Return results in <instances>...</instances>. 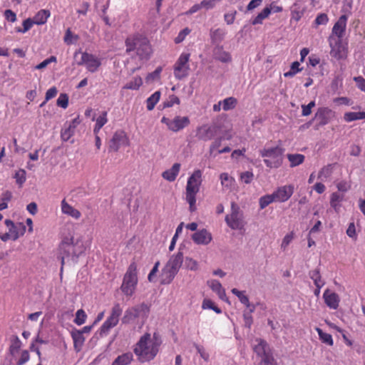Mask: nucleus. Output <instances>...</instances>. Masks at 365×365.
Instances as JSON below:
<instances>
[{"label":"nucleus","instance_id":"obj_1","mask_svg":"<svg viewBox=\"0 0 365 365\" xmlns=\"http://www.w3.org/2000/svg\"><path fill=\"white\" fill-rule=\"evenodd\" d=\"M86 250V247L83 244L81 237L75 238L73 236L65 237L58 248V257L61 261V272L63 271V267L66 262L71 261L76 262L78 258Z\"/></svg>","mask_w":365,"mask_h":365},{"label":"nucleus","instance_id":"obj_2","mask_svg":"<svg viewBox=\"0 0 365 365\" xmlns=\"http://www.w3.org/2000/svg\"><path fill=\"white\" fill-rule=\"evenodd\" d=\"M160 343L148 333L140 337L134 349V353L141 362L149 361L155 358L159 350Z\"/></svg>","mask_w":365,"mask_h":365},{"label":"nucleus","instance_id":"obj_3","mask_svg":"<svg viewBox=\"0 0 365 365\" xmlns=\"http://www.w3.org/2000/svg\"><path fill=\"white\" fill-rule=\"evenodd\" d=\"M126 52L135 51L140 59H148L152 48L148 38L140 34L130 36L125 40Z\"/></svg>","mask_w":365,"mask_h":365},{"label":"nucleus","instance_id":"obj_4","mask_svg":"<svg viewBox=\"0 0 365 365\" xmlns=\"http://www.w3.org/2000/svg\"><path fill=\"white\" fill-rule=\"evenodd\" d=\"M202 173L197 169L194 170L188 178L185 187V200L189 205V210L191 212L196 211V195L200 191L202 184Z\"/></svg>","mask_w":365,"mask_h":365},{"label":"nucleus","instance_id":"obj_5","mask_svg":"<svg viewBox=\"0 0 365 365\" xmlns=\"http://www.w3.org/2000/svg\"><path fill=\"white\" fill-rule=\"evenodd\" d=\"M149 311V307L145 303L130 307L125 310L122 323L130 324L136 322L140 327H142L148 317Z\"/></svg>","mask_w":365,"mask_h":365},{"label":"nucleus","instance_id":"obj_6","mask_svg":"<svg viewBox=\"0 0 365 365\" xmlns=\"http://www.w3.org/2000/svg\"><path fill=\"white\" fill-rule=\"evenodd\" d=\"M183 259V254L178 252L173 255L162 270L161 283L163 284H170L179 271Z\"/></svg>","mask_w":365,"mask_h":365},{"label":"nucleus","instance_id":"obj_7","mask_svg":"<svg viewBox=\"0 0 365 365\" xmlns=\"http://www.w3.org/2000/svg\"><path fill=\"white\" fill-rule=\"evenodd\" d=\"M284 150L279 147L264 148L259 150L260 155L264 158L265 165L269 168H278L283 162Z\"/></svg>","mask_w":365,"mask_h":365},{"label":"nucleus","instance_id":"obj_8","mask_svg":"<svg viewBox=\"0 0 365 365\" xmlns=\"http://www.w3.org/2000/svg\"><path fill=\"white\" fill-rule=\"evenodd\" d=\"M225 221L232 230H241L244 229L246 224L244 214L236 202H231L230 212L225 216Z\"/></svg>","mask_w":365,"mask_h":365},{"label":"nucleus","instance_id":"obj_9","mask_svg":"<svg viewBox=\"0 0 365 365\" xmlns=\"http://www.w3.org/2000/svg\"><path fill=\"white\" fill-rule=\"evenodd\" d=\"M137 284V265L133 262L129 265L124 275L120 287L121 291L125 295L130 297L134 294Z\"/></svg>","mask_w":365,"mask_h":365},{"label":"nucleus","instance_id":"obj_10","mask_svg":"<svg viewBox=\"0 0 365 365\" xmlns=\"http://www.w3.org/2000/svg\"><path fill=\"white\" fill-rule=\"evenodd\" d=\"M122 312L123 309L120 304L116 303L113 306L109 317L101 327V335L108 334L110 329L115 327L118 324L120 317L122 314Z\"/></svg>","mask_w":365,"mask_h":365},{"label":"nucleus","instance_id":"obj_11","mask_svg":"<svg viewBox=\"0 0 365 365\" xmlns=\"http://www.w3.org/2000/svg\"><path fill=\"white\" fill-rule=\"evenodd\" d=\"M78 53H81V56L80 60L77 61V64L78 66H84L88 71L95 73L101 66V60L98 56L87 52L81 53L78 51L76 52V57Z\"/></svg>","mask_w":365,"mask_h":365},{"label":"nucleus","instance_id":"obj_12","mask_svg":"<svg viewBox=\"0 0 365 365\" xmlns=\"http://www.w3.org/2000/svg\"><path fill=\"white\" fill-rule=\"evenodd\" d=\"M190 53H182L173 66V73L175 78L181 80L187 77L189 74Z\"/></svg>","mask_w":365,"mask_h":365},{"label":"nucleus","instance_id":"obj_13","mask_svg":"<svg viewBox=\"0 0 365 365\" xmlns=\"http://www.w3.org/2000/svg\"><path fill=\"white\" fill-rule=\"evenodd\" d=\"M330 48V56L336 60L346 59L348 54V46L343 39H327Z\"/></svg>","mask_w":365,"mask_h":365},{"label":"nucleus","instance_id":"obj_14","mask_svg":"<svg viewBox=\"0 0 365 365\" xmlns=\"http://www.w3.org/2000/svg\"><path fill=\"white\" fill-rule=\"evenodd\" d=\"M161 123L166 125L168 129L172 132L177 133L187 127L190 123L187 116L176 115L173 118L163 116Z\"/></svg>","mask_w":365,"mask_h":365},{"label":"nucleus","instance_id":"obj_15","mask_svg":"<svg viewBox=\"0 0 365 365\" xmlns=\"http://www.w3.org/2000/svg\"><path fill=\"white\" fill-rule=\"evenodd\" d=\"M348 16L346 14L341 15L334 24L331 32L328 39H343L345 34Z\"/></svg>","mask_w":365,"mask_h":365},{"label":"nucleus","instance_id":"obj_16","mask_svg":"<svg viewBox=\"0 0 365 365\" xmlns=\"http://www.w3.org/2000/svg\"><path fill=\"white\" fill-rule=\"evenodd\" d=\"M294 187L293 185H286L279 187L273 193L276 202H284L293 195Z\"/></svg>","mask_w":365,"mask_h":365},{"label":"nucleus","instance_id":"obj_17","mask_svg":"<svg viewBox=\"0 0 365 365\" xmlns=\"http://www.w3.org/2000/svg\"><path fill=\"white\" fill-rule=\"evenodd\" d=\"M129 145V139L123 130L116 131L110 140V148L113 151H118L121 146Z\"/></svg>","mask_w":365,"mask_h":365},{"label":"nucleus","instance_id":"obj_18","mask_svg":"<svg viewBox=\"0 0 365 365\" xmlns=\"http://www.w3.org/2000/svg\"><path fill=\"white\" fill-rule=\"evenodd\" d=\"M5 225L9 229V233L11 237V240L15 241L19 237L24 235L26 232V226L22 222L14 223L11 220H6Z\"/></svg>","mask_w":365,"mask_h":365},{"label":"nucleus","instance_id":"obj_19","mask_svg":"<svg viewBox=\"0 0 365 365\" xmlns=\"http://www.w3.org/2000/svg\"><path fill=\"white\" fill-rule=\"evenodd\" d=\"M191 239L197 245H207L212 240V235L207 230L202 229L193 233Z\"/></svg>","mask_w":365,"mask_h":365},{"label":"nucleus","instance_id":"obj_20","mask_svg":"<svg viewBox=\"0 0 365 365\" xmlns=\"http://www.w3.org/2000/svg\"><path fill=\"white\" fill-rule=\"evenodd\" d=\"M215 135V129L213 126L204 124L198 126L196 129V137L203 141L210 140Z\"/></svg>","mask_w":365,"mask_h":365},{"label":"nucleus","instance_id":"obj_21","mask_svg":"<svg viewBox=\"0 0 365 365\" xmlns=\"http://www.w3.org/2000/svg\"><path fill=\"white\" fill-rule=\"evenodd\" d=\"M78 118H75L71 121L66 122L61 132V138L63 141H68L74 134L78 125L80 124Z\"/></svg>","mask_w":365,"mask_h":365},{"label":"nucleus","instance_id":"obj_22","mask_svg":"<svg viewBox=\"0 0 365 365\" xmlns=\"http://www.w3.org/2000/svg\"><path fill=\"white\" fill-rule=\"evenodd\" d=\"M323 299L326 305L331 309H338L340 302V297L338 294L329 289H326L323 294Z\"/></svg>","mask_w":365,"mask_h":365},{"label":"nucleus","instance_id":"obj_23","mask_svg":"<svg viewBox=\"0 0 365 365\" xmlns=\"http://www.w3.org/2000/svg\"><path fill=\"white\" fill-rule=\"evenodd\" d=\"M61 209L63 214L68 215L75 220H78L81 217L80 211L68 204L66 200L61 202Z\"/></svg>","mask_w":365,"mask_h":365},{"label":"nucleus","instance_id":"obj_24","mask_svg":"<svg viewBox=\"0 0 365 365\" xmlns=\"http://www.w3.org/2000/svg\"><path fill=\"white\" fill-rule=\"evenodd\" d=\"M207 284L214 292H215L217 294L220 299L225 302H228L225 290L222 287L221 283L219 281L216 279H210L207 282Z\"/></svg>","mask_w":365,"mask_h":365},{"label":"nucleus","instance_id":"obj_25","mask_svg":"<svg viewBox=\"0 0 365 365\" xmlns=\"http://www.w3.org/2000/svg\"><path fill=\"white\" fill-rule=\"evenodd\" d=\"M180 167L181 165L180 163H174L170 169L162 173V177L169 182H173L179 174Z\"/></svg>","mask_w":365,"mask_h":365},{"label":"nucleus","instance_id":"obj_26","mask_svg":"<svg viewBox=\"0 0 365 365\" xmlns=\"http://www.w3.org/2000/svg\"><path fill=\"white\" fill-rule=\"evenodd\" d=\"M214 58L221 62L227 63L231 61V56L230 53L223 50L222 46H216L213 52Z\"/></svg>","mask_w":365,"mask_h":365},{"label":"nucleus","instance_id":"obj_27","mask_svg":"<svg viewBox=\"0 0 365 365\" xmlns=\"http://www.w3.org/2000/svg\"><path fill=\"white\" fill-rule=\"evenodd\" d=\"M220 179L221 185L225 190L231 191L234 188L235 180L228 173H223L220 174Z\"/></svg>","mask_w":365,"mask_h":365},{"label":"nucleus","instance_id":"obj_28","mask_svg":"<svg viewBox=\"0 0 365 365\" xmlns=\"http://www.w3.org/2000/svg\"><path fill=\"white\" fill-rule=\"evenodd\" d=\"M304 11L305 9L301 6L299 1H297L291 7L292 19L296 21H299L303 16Z\"/></svg>","mask_w":365,"mask_h":365},{"label":"nucleus","instance_id":"obj_29","mask_svg":"<svg viewBox=\"0 0 365 365\" xmlns=\"http://www.w3.org/2000/svg\"><path fill=\"white\" fill-rule=\"evenodd\" d=\"M71 337L73 341L75 349L79 351L83 346L85 338L78 329H74L71 332Z\"/></svg>","mask_w":365,"mask_h":365},{"label":"nucleus","instance_id":"obj_30","mask_svg":"<svg viewBox=\"0 0 365 365\" xmlns=\"http://www.w3.org/2000/svg\"><path fill=\"white\" fill-rule=\"evenodd\" d=\"M334 169V164H328L323 168H321V170L319 171L318 173V179L321 180L322 181H326L332 175Z\"/></svg>","mask_w":365,"mask_h":365},{"label":"nucleus","instance_id":"obj_31","mask_svg":"<svg viewBox=\"0 0 365 365\" xmlns=\"http://www.w3.org/2000/svg\"><path fill=\"white\" fill-rule=\"evenodd\" d=\"M50 16L51 13L48 10L41 9L34 16L33 21L37 25L44 24Z\"/></svg>","mask_w":365,"mask_h":365},{"label":"nucleus","instance_id":"obj_32","mask_svg":"<svg viewBox=\"0 0 365 365\" xmlns=\"http://www.w3.org/2000/svg\"><path fill=\"white\" fill-rule=\"evenodd\" d=\"M133 359V354L131 352L124 353L118 356L112 363V365H128Z\"/></svg>","mask_w":365,"mask_h":365},{"label":"nucleus","instance_id":"obj_33","mask_svg":"<svg viewBox=\"0 0 365 365\" xmlns=\"http://www.w3.org/2000/svg\"><path fill=\"white\" fill-rule=\"evenodd\" d=\"M255 342L256 344H254V351L255 352L259 355V356H267L266 354V347L267 346L265 341L261 339H257Z\"/></svg>","mask_w":365,"mask_h":365},{"label":"nucleus","instance_id":"obj_34","mask_svg":"<svg viewBox=\"0 0 365 365\" xmlns=\"http://www.w3.org/2000/svg\"><path fill=\"white\" fill-rule=\"evenodd\" d=\"M225 34V31L220 28L211 29L210 32V38L212 42L214 43H219L222 41Z\"/></svg>","mask_w":365,"mask_h":365},{"label":"nucleus","instance_id":"obj_35","mask_svg":"<svg viewBox=\"0 0 365 365\" xmlns=\"http://www.w3.org/2000/svg\"><path fill=\"white\" fill-rule=\"evenodd\" d=\"M232 293L235 294L239 299L240 302L244 304L246 307H250L251 304L250 302L249 298L246 294L245 291H240L236 288H233L231 290Z\"/></svg>","mask_w":365,"mask_h":365},{"label":"nucleus","instance_id":"obj_36","mask_svg":"<svg viewBox=\"0 0 365 365\" xmlns=\"http://www.w3.org/2000/svg\"><path fill=\"white\" fill-rule=\"evenodd\" d=\"M22 346L21 341L17 336H13L11 338V344L9 346V353L14 356L19 352Z\"/></svg>","mask_w":365,"mask_h":365},{"label":"nucleus","instance_id":"obj_37","mask_svg":"<svg viewBox=\"0 0 365 365\" xmlns=\"http://www.w3.org/2000/svg\"><path fill=\"white\" fill-rule=\"evenodd\" d=\"M317 115H319L323 120V123H328L329 118L334 116V112L329 108H321L319 109Z\"/></svg>","mask_w":365,"mask_h":365},{"label":"nucleus","instance_id":"obj_38","mask_svg":"<svg viewBox=\"0 0 365 365\" xmlns=\"http://www.w3.org/2000/svg\"><path fill=\"white\" fill-rule=\"evenodd\" d=\"M309 277L313 280L315 287H323L325 284L322 279L319 270L316 269L309 272Z\"/></svg>","mask_w":365,"mask_h":365},{"label":"nucleus","instance_id":"obj_39","mask_svg":"<svg viewBox=\"0 0 365 365\" xmlns=\"http://www.w3.org/2000/svg\"><path fill=\"white\" fill-rule=\"evenodd\" d=\"M142 78L140 76H135L130 81L127 83L123 87V89L138 90L139 88L142 86Z\"/></svg>","mask_w":365,"mask_h":365},{"label":"nucleus","instance_id":"obj_40","mask_svg":"<svg viewBox=\"0 0 365 365\" xmlns=\"http://www.w3.org/2000/svg\"><path fill=\"white\" fill-rule=\"evenodd\" d=\"M287 158L290 162L292 168L301 165L304 160V155L302 154H288Z\"/></svg>","mask_w":365,"mask_h":365},{"label":"nucleus","instance_id":"obj_41","mask_svg":"<svg viewBox=\"0 0 365 365\" xmlns=\"http://www.w3.org/2000/svg\"><path fill=\"white\" fill-rule=\"evenodd\" d=\"M271 14V9L265 7L258 15L252 20L253 25L261 24L264 19L267 18Z\"/></svg>","mask_w":365,"mask_h":365},{"label":"nucleus","instance_id":"obj_42","mask_svg":"<svg viewBox=\"0 0 365 365\" xmlns=\"http://www.w3.org/2000/svg\"><path fill=\"white\" fill-rule=\"evenodd\" d=\"M344 118L346 122L365 118V112H348L344 114Z\"/></svg>","mask_w":365,"mask_h":365},{"label":"nucleus","instance_id":"obj_43","mask_svg":"<svg viewBox=\"0 0 365 365\" xmlns=\"http://www.w3.org/2000/svg\"><path fill=\"white\" fill-rule=\"evenodd\" d=\"M316 331L318 333L319 339L324 344L332 346L334 341L331 334L324 332L320 328L317 327Z\"/></svg>","mask_w":365,"mask_h":365},{"label":"nucleus","instance_id":"obj_44","mask_svg":"<svg viewBox=\"0 0 365 365\" xmlns=\"http://www.w3.org/2000/svg\"><path fill=\"white\" fill-rule=\"evenodd\" d=\"M343 86V76L341 75H336L333 78L331 84L330 89L332 92L336 93L340 90Z\"/></svg>","mask_w":365,"mask_h":365},{"label":"nucleus","instance_id":"obj_45","mask_svg":"<svg viewBox=\"0 0 365 365\" xmlns=\"http://www.w3.org/2000/svg\"><path fill=\"white\" fill-rule=\"evenodd\" d=\"M108 122L107 113L103 112L100 116L96 118V125L93 129L95 134H98L102 127Z\"/></svg>","mask_w":365,"mask_h":365},{"label":"nucleus","instance_id":"obj_46","mask_svg":"<svg viewBox=\"0 0 365 365\" xmlns=\"http://www.w3.org/2000/svg\"><path fill=\"white\" fill-rule=\"evenodd\" d=\"M160 97V92L155 91L153 94H152L146 101L147 109L148 110H152L157 103L159 101Z\"/></svg>","mask_w":365,"mask_h":365},{"label":"nucleus","instance_id":"obj_47","mask_svg":"<svg viewBox=\"0 0 365 365\" xmlns=\"http://www.w3.org/2000/svg\"><path fill=\"white\" fill-rule=\"evenodd\" d=\"M343 200V195L338 192H333L330 197V205L336 211H338L340 207V202Z\"/></svg>","mask_w":365,"mask_h":365},{"label":"nucleus","instance_id":"obj_48","mask_svg":"<svg viewBox=\"0 0 365 365\" xmlns=\"http://www.w3.org/2000/svg\"><path fill=\"white\" fill-rule=\"evenodd\" d=\"M222 109L225 111H227L235 108L237 101L234 97H229L222 101Z\"/></svg>","mask_w":365,"mask_h":365},{"label":"nucleus","instance_id":"obj_49","mask_svg":"<svg viewBox=\"0 0 365 365\" xmlns=\"http://www.w3.org/2000/svg\"><path fill=\"white\" fill-rule=\"evenodd\" d=\"M202 309H212L217 314H221L222 310L219 307H217L215 303L209 299H205L202 303Z\"/></svg>","mask_w":365,"mask_h":365},{"label":"nucleus","instance_id":"obj_50","mask_svg":"<svg viewBox=\"0 0 365 365\" xmlns=\"http://www.w3.org/2000/svg\"><path fill=\"white\" fill-rule=\"evenodd\" d=\"M273 202H276V201H275L272 194L265 195L264 196H262L259 199V207L261 210H263Z\"/></svg>","mask_w":365,"mask_h":365},{"label":"nucleus","instance_id":"obj_51","mask_svg":"<svg viewBox=\"0 0 365 365\" xmlns=\"http://www.w3.org/2000/svg\"><path fill=\"white\" fill-rule=\"evenodd\" d=\"M299 63L298 61H294L292 63L290 70L284 73V76L286 78H292L295 76L297 73L301 71L302 68H299Z\"/></svg>","mask_w":365,"mask_h":365},{"label":"nucleus","instance_id":"obj_52","mask_svg":"<svg viewBox=\"0 0 365 365\" xmlns=\"http://www.w3.org/2000/svg\"><path fill=\"white\" fill-rule=\"evenodd\" d=\"M294 238V233L293 231L287 233L282 239V243H281V249L283 251H285L289 244L292 242V240Z\"/></svg>","mask_w":365,"mask_h":365},{"label":"nucleus","instance_id":"obj_53","mask_svg":"<svg viewBox=\"0 0 365 365\" xmlns=\"http://www.w3.org/2000/svg\"><path fill=\"white\" fill-rule=\"evenodd\" d=\"M26 171L24 169H19L16 172L14 178L19 186H21L25 182L26 180Z\"/></svg>","mask_w":365,"mask_h":365},{"label":"nucleus","instance_id":"obj_54","mask_svg":"<svg viewBox=\"0 0 365 365\" xmlns=\"http://www.w3.org/2000/svg\"><path fill=\"white\" fill-rule=\"evenodd\" d=\"M23 28H17L16 29V31L18 33H22V34H24L26 32H27L29 30H30L31 29V27L35 24V23L34 22L33 19L29 18V19H26V20H24L23 21Z\"/></svg>","mask_w":365,"mask_h":365},{"label":"nucleus","instance_id":"obj_55","mask_svg":"<svg viewBox=\"0 0 365 365\" xmlns=\"http://www.w3.org/2000/svg\"><path fill=\"white\" fill-rule=\"evenodd\" d=\"M87 315L83 309H78L76 313L74 322L78 325H82L85 323Z\"/></svg>","mask_w":365,"mask_h":365},{"label":"nucleus","instance_id":"obj_56","mask_svg":"<svg viewBox=\"0 0 365 365\" xmlns=\"http://www.w3.org/2000/svg\"><path fill=\"white\" fill-rule=\"evenodd\" d=\"M162 71L160 67L157 68L153 72L149 73L146 78V82L150 83L160 78V75Z\"/></svg>","mask_w":365,"mask_h":365},{"label":"nucleus","instance_id":"obj_57","mask_svg":"<svg viewBox=\"0 0 365 365\" xmlns=\"http://www.w3.org/2000/svg\"><path fill=\"white\" fill-rule=\"evenodd\" d=\"M56 104L58 106L66 109L68 106V96L66 93H61L58 96Z\"/></svg>","mask_w":365,"mask_h":365},{"label":"nucleus","instance_id":"obj_58","mask_svg":"<svg viewBox=\"0 0 365 365\" xmlns=\"http://www.w3.org/2000/svg\"><path fill=\"white\" fill-rule=\"evenodd\" d=\"M57 61V58L54 56H51V57L45 59L39 64L36 65L35 66V68L37 70H41L44 68H46L48 65H49L51 63H56Z\"/></svg>","mask_w":365,"mask_h":365},{"label":"nucleus","instance_id":"obj_59","mask_svg":"<svg viewBox=\"0 0 365 365\" xmlns=\"http://www.w3.org/2000/svg\"><path fill=\"white\" fill-rule=\"evenodd\" d=\"M254 178V174L251 171H246L242 173L240 175V180L245 184H250Z\"/></svg>","mask_w":365,"mask_h":365},{"label":"nucleus","instance_id":"obj_60","mask_svg":"<svg viewBox=\"0 0 365 365\" xmlns=\"http://www.w3.org/2000/svg\"><path fill=\"white\" fill-rule=\"evenodd\" d=\"M185 266L187 269L192 271H196L199 268L198 262L195 259L189 257L185 259Z\"/></svg>","mask_w":365,"mask_h":365},{"label":"nucleus","instance_id":"obj_61","mask_svg":"<svg viewBox=\"0 0 365 365\" xmlns=\"http://www.w3.org/2000/svg\"><path fill=\"white\" fill-rule=\"evenodd\" d=\"M328 16L324 13H322L317 15V18L314 20V23L317 26L326 25L328 23Z\"/></svg>","mask_w":365,"mask_h":365},{"label":"nucleus","instance_id":"obj_62","mask_svg":"<svg viewBox=\"0 0 365 365\" xmlns=\"http://www.w3.org/2000/svg\"><path fill=\"white\" fill-rule=\"evenodd\" d=\"M222 142V138H217L212 143V144L210 146V155H213L214 157L216 156V154L215 152L220 147Z\"/></svg>","mask_w":365,"mask_h":365},{"label":"nucleus","instance_id":"obj_63","mask_svg":"<svg viewBox=\"0 0 365 365\" xmlns=\"http://www.w3.org/2000/svg\"><path fill=\"white\" fill-rule=\"evenodd\" d=\"M190 33V29L188 28H185L182 29L180 33L178 34V36L175 38V42L176 43H181L184 41L185 37Z\"/></svg>","mask_w":365,"mask_h":365},{"label":"nucleus","instance_id":"obj_64","mask_svg":"<svg viewBox=\"0 0 365 365\" xmlns=\"http://www.w3.org/2000/svg\"><path fill=\"white\" fill-rule=\"evenodd\" d=\"M30 355L28 351L24 350L21 353L20 358L19 359L18 361L16 362L17 365H24L27 361H29Z\"/></svg>","mask_w":365,"mask_h":365}]
</instances>
